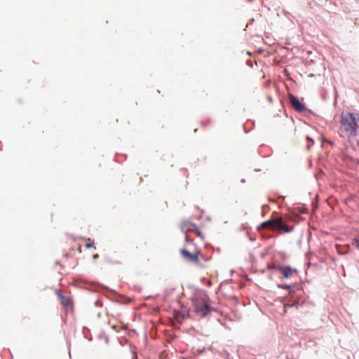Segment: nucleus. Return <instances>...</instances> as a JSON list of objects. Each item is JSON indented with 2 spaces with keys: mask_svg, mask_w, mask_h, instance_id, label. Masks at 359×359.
Returning <instances> with one entry per match:
<instances>
[{
  "mask_svg": "<svg viewBox=\"0 0 359 359\" xmlns=\"http://www.w3.org/2000/svg\"><path fill=\"white\" fill-rule=\"evenodd\" d=\"M93 246V242H90V240L88 239V243H87L85 245V247L86 248H90Z\"/></svg>",
  "mask_w": 359,
  "mask_h": 359,
  "instance_id": "obj_10",
  "label": "nucleus"
},
{
  "mask_svg": "<svg viewBox=\"0 0 359 359\" xmlns=\"http://www.w3.org/2000/svg\"><path fill=\"white\" fill-rule=\"evenodd\" d=\"M277 271H279L285 278H290L294 275L297 273L295 269H292L289 266H275L273 267Z\"/></svg>",
  "mask_w": 359,
  "mask_h": 359,
  "instance_id": "obj_5",
  "label": "nucleus"
},
{
  "mask_svg": "<svg viewBox=\"0 0 359 359\" xmlns=\"http://www.w3.org/2000/svg\"><path fill=\"white\" fill-rule=\"evenodd\" d=\"M194 312L200 318L205 317L211 311L210 302L205 294H198L191 299Z\"/></svg>",
  "mask_w": 359,
  "mask_h": 359,
  "instance_id": "obj_3",
  "label": "nucleus"
},
{
  "mask_svg": "<svg viewBox=\"0 0 359 359\" xmlns=\"http://www.w3.org/2000/svg\"><path fill=\"white\" fill-rule=\"evenodd\" d=\"M278 287L283 288V289H290V285H278Z\"/></svg>",
  "mask_w": 359,
  "mask_h": 359,
  "instance_id": "obj_11",
  "label": "nucleus"
},
{
  "mask_svg": "<svg viewBox=\"0 0 359 359\" xmlns=\"http://www.w3.org/2000/svg\"><path fill=\"white\" fill-rule=\"evenodd\" d=\"M198 226L189 222H184L182 225V228L188 231H194Z\"/></svg>",
  "mask_w": 359,
  "mask_h": 359,
  "instance_id": "obj_8",
  "label": "nucleus"
},
{
  "mask_svg": "<svg viewBox=\"0 0 359 359\" xmlns=\"http://www.w3.org/2000/svg\"><path fill=\"white\" fill-rule=\"evenodd\" d=\"M268 99H269V100L270 102H272V98H271V97H268Z\"/></svg>",
  "mask_w": 359,
  "mask_h": 359,
  "instance_id": "obj_15",
  "label": "nucleus"
},
{
  "mask_svg": "<svg viewBox=\"0 0 359 359\" xmlns=\"http://www.w3.org/2000/svg\"><path fill=\"white\" fill-rule=\"evenodd\" d=\"M262 229H269L273 231L278 230L285 233H290L293 230V226H287L283 222L282 217H278L262 222L258 227L259 230Z\"/></svg>",
  "mask_w": 359,
  "mask_h": 359,
  "instance_id": "obj_4",
  "label": "nucleus"
},
{
  "mask_svg": "<svg viewBox=\"0 0 359 359\" xmlns=\"http://www.w3.org/2000/svg\"><path fill=\"white\" fill-rule=\"evenodd\" d=\"M97 257H98L97 255H95L93 256L94 258H97Z\"/></svg>",
  "mask_w": 359,
  "mask_h": 359,
  "instance_id": "obj_16",
  "label": "nucleus"
},
{
  "mask_svg": "<svg viewBox=\"0 0 359 359\" xmlns=\"http://www.w3.org/2000/svg\"><path fill=\"white\" fill-rule=\"evenodd\" d=\"M182 257L188 262L194 263L200 269H205V266L200 262V251L191 239L186 238L184 248L180 250Z\"/></svg>",
  "mask_w": 359,
  "mask_h": 359,
  "instance_id": "obj_2",
  "label": "nucleus"
},
{
  "mask_svg": "<svg viewBox=\"0 0 359 359\" xmlns=\"http://www.w3.org/2000/svg\"><path fill=\"white\" fill-rule=\"evenodd\" d=\"M355 241L357 243V247L359 249V237L355 239Z\"/></svg>",
  "mask_w": 359,
  "mask_h": 359,
  "instance_id": "obj_13",
  "label": "nucleus"
},
{
  "mask_svg": "<svg viewBox=\"0 0 359 359\" xmlns=\"http://www.w3.org/2000/svg\"><path fill=\"white\" fill-rule=\"evenodd\" d=\"M297 304V303H296V304H285V309H286L287 306L291 307V306H295Z\"/></svg>",
  "mask_w": 359,
  "mask_h": 359,
  "instance_id": "obj_12",
  "label": "nucleus"
},
{
  "mask_svg": "<svg viewBox=\"0 0 359 359\" xmlns=\"http://www.w3.org/2000/svg\"><path fill=\"white\" fill-rule=\"evenodd\" d=\"M193 232H194L198 238L204 239L203 233H202L198 226Z\"/></svg>",
  "mask_w": 359,
  "mask_h": 359,
  "instance_id": "obj_9",
  "label": "nucleus"
},
{
  "mask_svg": "<svg viewBox=\"0 0 359 359\" xmlns=\"http://www.w3.org/2000/svg\"><path fill=\"white\" fill-rule=\"evenodd\" d=\"M111 328H112L113 330H114L115 331H118V330H117V327H116V325H112V326H111Z\"/></svg>",
  "mask_w": 359,
  "mask_h": 359,
  "instance_id": "obj_14",
  "label": "nucleus"
},
{
  "mask_svg": "<svg viewBox=\"0 0 359 359\" xmlns=\"http://www.w3.org/2000/svg\"><path fill=\"white\" fill-rule=\"evenodd\" d=\"M359 130V112L342 111L339 121V133L341 137L348 142L358 135Z\"/></svg>",
  "mask_w": 359,
  "mask_h": 359,
  "instance_id": "obj_1",
  "label": "nucleus"
},
{
  "mask_svg": "<svg viewBox=\"0 0 359 359\" xmlns=\"http://www.w3.org/2000/svg\"><path fill=\"white\" fill-rule=\"evenodd\" d=\"M290 100L293 108L297 111L302 112L305 110V106L296 97L291 95Z\"/></svg>",
  "mask_w": 359,
  "mask_h": 359,
  "instance_id": "obj_7",
  "label": "nucleus"
},
{
  "mask_svg": "<svg viewBox=\"0 0 359 359\" xmlns=\"http://www.w3.org/2000/svg\"><path fill=\"white\" fill-rule=\"evenodd\" d=\"M55 293L57 297L60 299L62 307L65 310H68L69 309H72L73 308L74 303L71 297L64 296L59 290H56Z\"/></svg>",
  "mask_w": 359,
  "mask_h": 359,
  "instance_id": "obj_6",
  "label": "nucleus"
}]
</instances>
